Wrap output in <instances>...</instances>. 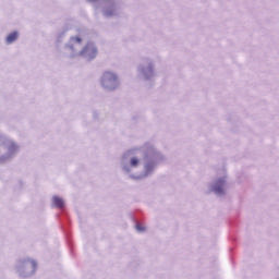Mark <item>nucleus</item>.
Segmentation results:
<instances>
[{"mask_svg":"<svg viewBox=\"0 0 279 279\" xmlns=\"http://www.w3.org/2000/svg\"><path fill=\"white\" fill-rule=\"evenodd\" d=\"M31 265H32L33 269L36 270V263L34 260H31Z\"/></svg>","mask_w":279,"mask_h":279,"instance_id":"6e6552de","label":"nucleus"},{"mask_svg":"<svg viewBox=\"0 0 279 279\" xmlns=\"http://www.w3.org/2000/svg\"><path fill=\"white\" fill-rule=\"evenodd\" d=\"M223 184H225L223 180H219L214 187L215 193H217L218 195H221V193H223Z\"/></svg>","mask_w":279,"mask_h":279,"instance_id":"7ed1b4c3","label":"nucleus"},{"mask_svg":"<svg viewBox=\"0 0 279 279\" xmlns=\"http://www.w3.org/2000/svg\"><path fill=\"white\" fill-rule=\"evenodd\" d=\"M81 56H85L88 58V60H93V58H95L97 56V48L95 46H93V44H88L81 51Z\"/></svg>","mask_w":279,"mask_h":279,"instance_id":"f257e3e1","label":"nucleus"},{"mask_svg":"<svg viewBox=\"0 0 279 279\" xmlns=\"http://www.w3.org/2000/svg\"><path fill=\"white\" fill-rule=\"evenodd\" d=\"M131 165L132 167H137L138 166V159H136L135 157L131 159Z\"/></svg>","mask_w":279,"mask_h":279,"instance_id":"423d86ee","label":"nucleus"},{"mask_svg":"<svg viewBox=\"0 0 279 279\" xmlns=\"http://www.w3.org/2000/svg\"><path fill=\"white\" fill-rule=\"evenodd\" d=\"M16 38H19V33L13 32V33H11V34L8 35V37H7V43H8L9 45H12V43H14V40H16Z\"/></svg>","mask_w":279,"mask_h":279,"instance_id":"39448f33","label":"nucleus"},{"mask_svg":"<svg viewBox=\"0 0 279 279\" xmlns=\"http://www.w3.org/2000/svg\"><path fill=\"white\" fill-rule=\"evenodd\" d=\"M52 202L56 208H64V201L61 197L53 196Z\"/></svg>","mask_w":279,"mask_h":279,"instance_id":"20e7f679","label":"nucleus"},{"mask_svg":"<svg viewBox=\"0 0 279 279\" xmlns=\"http://www.w3.org/2000/svg\"><path fill=\"white\" fill-rule=\"evenodd\" d=\"M102 84L104 86H108V84H117V75L112 72H105L102 75Z\"/></svg>","mask_w":279,"mask_h":279,"instance_id":"f03ea898","label":"nucleus"},{"mask_svg":"<svg viewBox=\"0 0 279 279\" xmlns=\"http://www.w3.org/2000/svg\"><path fill=\"white\" fill-rule=\"evenodd\" d=\"M74 40H75L76 43H82V38H80V37H75Z\"/></svg>","mask_w":279,"mask_h":279,"instance_id":"1a4fd4ad","label":"nucleus"},{"mask_svg":"<svg viewBox=\"0 0 279 279\" xmlns=\"http://www.w3.org/2000/svg\"><path fill=\"white\" fill-rule=\"evenodd\" d=\"M136 230H138V232H144L145 227L141 226V225H136Z\"/></svg>","mask_w":279,"mask_h":279,"instance_id":"0eeeda50","label":"nucleus"}]
</instances>
